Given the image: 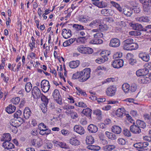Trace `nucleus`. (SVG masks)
<instances>
[{
	"label": "nucleus",
	"mask_w": 151,
	"mask_h": 151,
	"mask_svg": "<svg viewBox=\"0 0 151 151\" xmlns=\"http://www.w3.org/2000/svg\"><path fill=\"white\" fill-rule=\"evenodd\" d=\"M137 44L134 42L133 39L129 38L123 42V47L124 50H131L136 49L138 48Z\"/></svg>",
	"instance_id": "1"
},
{
	"label": "nucleus",
	"mask_w": 151,
	"mask_h": 151,
	"mask_svg": "<svg viewBox=\"0 0 151 151\" xmlns=\"http://www.w3.org/2000/svg\"><path fill=\"white\" fill-rule=\"evenodd\" d=\"M91 69L90 68L84 69L80 72L81 78L79 81L81 82H83L87 80L90 77Z\"/></svg>",
	"instance_id": "2"
},
{
	"label": "nucleus",
	"mask_w": 151,
	"mask_h": 151,
	"mask_svg": "<svg viewBox=\"0 0 151 151\" xmlns=\"http://www.w3.org/2000/svg\"><path fill=\"white\" fill-rule=\"evenodd\" d=\"M30 144L36 148L40 147L42 144V140L40 138L37 137L30 139Z\"/></svg>",
	"instance_id": "3"
},
{
	"label": "nucleus",
	"mask_w": 151,
	"mask_h": 151,
	"mask_svg": "<svg viewBox=\"0 0 151 151\" xmlns=\"http://www.w3.org/2000/svg\"><path fill=\"white\" fill-rule=\"evenodd\" d=\"M77 50L80 52L84 54H90L93 52L92 48L84 47L83 45L79 46L77 48Z\"/></svg>",
	"instance_id": "4"
},
{
	"label": "nucleus",
	"mask_w": 151,
	"mask_h": 151,
	"mask_svg": "<svg viewBox=\"0 0 151 151\" xmlns=\"http://www.w3.org/2000/svg\"><path fill=\"white\" fill-rule=\"evenodd\" d=\"M52 96L56 102L60 105L62 104V99L59 91L55 89L52 93Z\"/></svg>",
	"instance_id": "5"
},
{
	"label": "nucleus",
	"mask_w": 151,
	"mask_h": 151,
	"mask_svg": "<svg viewBox=\"0 0 151 151\" xmlns=\"http://www.w3.org/2000/svg\"><path fill=\"white\" fill-rule=\"evenodd\" d=\"M136 27L135 29L137 31H132L130 32H129V34L130 35H134V36H138L140 35L141 34V31H142V25L140 24L139 25V27H138V25H137V24L134 25V24H132V27H134V26Z\"/></svg>",
	"instance_id": "6"
},
{
	"label": "nucleus",
	"mask_w": 151,
	"mask_h": 151,
	"mask_svg": "<svg viewBox=\"0 0 151 151\" xmlns=\"http://www.w3.org/2000/svg\"><path fill=\"white\" fill-rule=\"evenodd\" d=\"M41 88L42 90L44 93L47 92L49 90L50 85L49 81L45 80H42L41 83Z\"/></svg>",
	"instance_id": "7"
},
{
	"label": "nucleus",
	"mask_w": 151,
	"mask_h": 151,
	"mask_svg": "<svg viewBox=\"0 0 151 151\" xmlns=\"http://www.w3.org/2000/svg\"><path fill=\"white\" fill-rule=\"evenodd\" d=\"M32 95L35 99H38L40 97L42 94L40 90L37 86H35L33 87L32 91Z\"/></svg>",
	"instance_id": "8"
},
{
	"label": "nucleus",
	"mask_w": 151,
	"mask_h": 151,
	"mask_svg": "<svg viewBox=\"0 0 151 151\" xmlns=\"http://www.w3.org/2000/svg\"><path fill=\"white\" fill-rule=\"evenodd\" d=\"M120 44V40L117 38H112L110 41L109 46L113 47H119Z\"/></svg>",
	"instance_id": "9"
},
{
	"label": "nucleus",
	"mask_w": 151,
	"mask_h": 151,
	"mask_svg": "<svg viewBox=\"0 0 151 151\" xmlns=\"http://www.w3.org/2000/svg\"><path fill=\"white\" fill-rule=\"evenodd\" d=\"M123 63L124 61L122 59H116L113 61L112 65L115 68H119L123 66Z\"/></svg>",
	"instance_id": "10"
},
{
	"label": "nucleus",
	"mask_w": 151,
	"mask_h": 151,
	"mask_svg": "<svg viewBox=\"0 0 151 151\" xmlns=\"http://www.w3.org/2000/svg\"><path fill=\"white\" fill-rule=\"evenodd\" d=\"M116 91V88L115 86H110L106 89V93L109 96H112L115 95Z\"/></svg>",
	"instance_id": "11"
},
{
	"label": "nucleus",
	"mask_w": 151,
	"mask_h": 151,
	"mask_svg": "<svg viewBox=\"0 0 151 151\" xmlns=\"http://www.w3.org/2000/svg\"><path fill=\"white\" fill-rule=\"evenodd\" d=\"M144 11L147 12L149 10L148 7L151 6V0H142Z\"/></svg>",
	"instance_id": "12"
},
{
	"label": "nucleus",
	"mask_w": 151,
	"mask_h": 151,
	"mask_svg": "<svg viewBox=\"0 0 151 151\" xmlns=\"http://www.w3.org/2000/svg\"><path fill=\"white\" fill-rule=\"evenodd\" d=\"M74 129L75 132L81 134H84L85 131L83 127L79 125H76L74 127Z\"/></svg>",
	"instance_id": "13"
},
{
	"label": "nucleus",
	"mask_w": 151,
	"mask_h": 151,
	"mask_svg": "<svg viewBox=\"0 0 151 151\" xmlns=\"http://www.w3.org/2000/svg\"><path fill=\"white\" fill-rule=\"evenodd\" d=\"M137 125H133L130 127V130L133 133L138 134L141 132V129Z\"/></svg>",
	"instance_id": "14"
},
{
	"label": "nucleus",
	"mask_w": 151,
	"mask_h": 151,
	"mask_svg": "<svg viewBox=\"0 0 151 151\" xmlns=\"http://www.w3.org/2000/svg\"><path fill=\"white\" fill-rule=\"evenodd\" d=\"M62 35L65 39H67L71 36V31L69 29H63L62 30Z\"/></svg>",
	"instance_id": "15"
},
{
	"label": "nucleus",
	"mask_w": 151,
	"mask_h": 151,
	"mask_svg": "<svg viewBox=\"0 0 151 151\" xmlns=\"http://www.w3.org/2000/svg\"><path fill=\"white\" fill-rule=\"evenodd\" d=\"M142 68V73H145L144 75L148 74L149 70H151V62L145 63Z\"/></svg>",
	"instance_id": "16"
},
{
	"label": "nucleus",
	"mask_w": 151,
	"mask_h": 151,
	"mask_svg": "<svg viewBox=\"0 0 151 151\" xmlns=\"http://www.w3.org/2000/svg\"><path fill=\"white\" fill-rule=\"evenodd\" d=\"M101 13L103 15L106 16L112 15L113 11L111 9H104L101 11Z\"/></svg>",
	"instance_id": "17"
},
{
	"label": "nucleus",
	"mask_w": 151,
	"mask_h": 151,
	"mask_svg": "<svg viewBox=\"0 0 151 151\" xmlns=\"http://www.w3.org/2000/svg\"><path fill=\"white\" fill-rule=\"evenodd\" d=\"M69 143L72 145L77 146L80 144V142L76 137H72L69 140Z\"/></svg>",
	"instance_id": "18"
},
{
	"label": "nucleus",
	"mask_w": 151,
	"mask_h": 151,
	"mask_svg": "<svg viewBox=\"0 0 151 151\" xmlns=\"http://www.w3.org/2000/svg\"><path fill=\"white\" fill-rule=\"evenodd\" d=\"M91 111L92 110L91 109L87 108L85 109H84L82 111V113L84 115L88 117L89 119H91Z\"/></svg>",
	"instance_id": "19"
},
{
	"label": "nucleus",
	"mask_w": 151,
	"mask_h": 151,
	"mask_svg": "<svg viewBox=\"0 0 151 151\" xmlns=\"http://www.w3.org/2000/svg\"><path fill=\"white\" fill-rule=\"evenodd\" d=\"M88 130L90 132L94 133L97 132L98 128L96 126L91 124L88 126Z\"/></svg>",
	"instance_id": "20"
},
{
	"label": "nucleus",
	"mask_w": 151,
	"mask_h": 151,
	"mask_svg": "<svg viewBox=\"0 0 151 151\" xmlns=\"http://www.w3.org/2000/svg\"><path fill=\"white\" fill-rule=\"evenodd\" d=\"M3 147L7 149H10L14 147V145L9 141L4 142L3 143Z\"/></svg>",
	"instance_id": "21"
},
{
	"label": "nucleus",
	"mask_w": 151,
	"mask_h": 151,
	"mask_svg": "<svg viewBox=\"0 0 151 151\" xmlns=\"http://www.w3.org/2000/svg\"><path fill=\"white\" fill-rule=\"evenodd\" d=\"M116 114L118 117H122L124 115H125L124 109L123 108H119L116 111Z\"/></svg>",
	"instance_id": "22"
},
{
	"label": "nucleus",
	"mask_w": 151,
	"mask_h": 151,
	"mask_svg": "<svg viewBox=\"0 0 151 151\" xmlns=\"http://www.w3.org/2000/svg\"><path fill=\"white\" fill-rule=\"evenodd\" d=\"M67 114H70L71 115V117L73 119H75L78 117V115L77 114L73 111V110L69 109L68 107V110H67L65 112Z\"/></svg>",
	"instance_id": "23"
},
{
	"label": "nucleus",
	"mask_w": 151,
	"mask_h": 151,
	"mask_svg": "<svg viewBox=\"0 0 151 151\" xmlns=\"http://www.w3.org/2000/svg\"><path fill=\"white\" fill-rule=\"evenodd\" d=\"M145 73H142V83L144 84L148 83L151 82V79L148 76L147 74L144 75Z\"/></svg>",
	"instance_id": "24"
},
{
	"label": "nucleus",
	"mask_w": 151,
	"mask_h": 151,
	"mask_svg": "<svg viewBox=\"0 0 151 151\" xmlns=\"http://www.w3.org/2000/svg\"><path fill=\"white\" fill-rule=\"evenodd\" d=\"M31 112L28 107H26L24 110L23 114L24 118L26 119H28L30 117Z\"/></svg>",
	"instance_id": "25"
},
{
	"label": "nucleus",
	"mask_w": 151,
	"mask_h": 151,
	"mask_svg": "<svg viewBox=\"0 0 151 151\" xmlns=\"http://www.w3.org/2000/svg\"><path fill=\"white\" fill-rule=\"evenodd\" d=\"M11 126L10 127V129L12 132L14 133H16L18 131L17 127L19 126V125L16 124V123L13 122L11 124Z\"/></svg>",
	"instance_id": "26"
},
{
	"label": "nucleus",
	"mask_w": 151,
	"mask_h": 151,
	"mask_svg": "<svg viewBox=\"0 0 151 151\" xmlns=\"http://www.w3.org/2000/svg\"><path fill=\"white\" fill-rule=\"evenodd\" d=\"M101 20L99 19H96L92 21L89 24V26L91 27L95 28L97 27L100 24Z\"/></svg>",
	"instance_id": "27"
},
{
	"label": "nucleus",
	"mask_w": 151,
	"mask_h": 151,
	"mask_svg": "<svg viewBox=\"0 0 151 151\" xmlns=\"http://www.w3.org/2000/svg\"><path fill=\"white\" fill-rule=\"evenodd\" d=\"M93 114L96 116L97 119L100 120L102 119V113L100 110L97 109L93 110Z\"/></svg>",
	"instance_id": "28"
},
{
	"label": "nucleus",
	"mask_w": 151,
	"mask_h": 151,
	"mask_svg": "<svg viewBox=\"0 0 151 151\" xmlns=\"http://www.w3.org/2000/svg\"><path fill=\"white\" fill-rule=\"evenodd\" d=\"M16 108L14 106L10 104L6 108V111L8 114H12L14 112Z\"/></svg>",
	"instance_id": "29"
},
{
	"label": "nucleus",
	"mask_w": 151,
	"mask_h": 151,
	"mask_svg": "<svg viewBox=\"0 0 151 151\" xmlns=\"http://www.w3.org/2000/svg\"><path fill=\"white\" fill-rule=\"evenodd\" d=\"M2 141L6 142L10 141L11 140V137L9 133H6L3 134L1 139Z\"/></svg>",
	"instance_id": "30"
},
{
	"label": "nucleus",
	"mask_w": 151,
	"mask_h": 151,
	"mask_svg": "<svg viewBox=\"0 0 151 151\" xmlns=\"http://www.w3.org/2000/svg\"><path fill=\"white\" fill-rule=\"evenodd\" d=\"M103 42V41L101 39L95 38H94L93 39L91 40L89 42L90 43L94 44H101Z\"/></svg>",
	"instance_id": "31"
},
{
	"label": "nucleus",
	"mask_w": 151,
	"mask_h": 151,
	"mask_svg": "<svg viewBox=\"0 0 151 151\" xmlns=\"http://www.w3.org/2000/svg\"><path fill=\"white\" fill-rule=\"evenodd\" d=\"M108 60V58L106 56H104L100 58H98L95 60L96 62L99 64L104 63Z\"/></svg>",
	"instance_id": "32"
},
{
	"label": "nucleus",
	"mask_w": 151,
	"mask_h": 151,
	"mask_svg": "<svg viewBox=\"0 0 151 151\" xmlns=\"http://www.w3.org/2000/svg\"><path fill=\"white\" fill-rule=\"evenodd\" d=\"M112 132L117 134H119L121 132V128L117 126H114L111 128Z\"/></svg>",
	"instance_id": "33"
},
{
	"label": "nucleus",
	"mask_w": 151,
	"mask_h": 151,
	"mask_svg": "<svg viewBox=\"0 0 151 151\" xmlns=\"http://www.w3.org/2000/svg\"><path fill=\"white\" fill-rule=\"evenodd\" d=\"M79 21L83 23H86L89 20L88 18V16L82 15L78 18Z\"/></svg>",
	"instance_id": "34"
},
{
	"label": "nucleus",
	"mask_w": 151,
	"mask_h": 151,
	"mask_svg": "<svg viewBox=\"0 0 151 151\" xmlns=\"http://www.w3.org/2000/svg\"><path fill=\"white\" fill-rule=\"evenodd\" d=\"M79 61L78 60L72 61L69 63V66L71 68H75L77 67L79 65Z\"/></svg>",
	"instance_id": "35"
},
{
	"label": "nucleus",
	"mask_w": 151,
	"mask_h": 151,
	"mask_svg": "<svg viewBox=\"0 0 151 151\" xmlns=\"http://www.w3.org/2000/svg\"><path fill=\"white\" fill-rule=\"evenodd\" d=\"M115 147L114 145H108L103 147V149L105 151H111L115 149Z\"/></svg>",
	"instance_id": "36"
},
{
	"label": "nucleus",
	"mask_w": 151,
	"mask_h": 151,
	"mask_svg": "<svg viewBox=\"0 0 151 151\" xmlns=\"http://www.w3.org/2000/svg\"><path fill=\"white\" fill-rule=\"evenodd\" d=\"M86 141L87 145H91L94 142L93 138L91 136H87L86 137Z\"/></svg>",
	"instance_id": "37"
},
{
	"label": "nucleus",
	"mask_w": 151,
	"mask_h": 151,
	"mask_svg": "<svg viewBox=\"0 0 151 151\" xmlns=\"http://www.w3.org/2000/svg\"><path fill=\"white\" fill-rule=\"evenodd\" d=\"M105 134L107 137L111 140H115L117 138L115 134L108 132H105Z\"/></svg>",
	"instance_id": "38"
},
{
	"label": "nucleus",
	"mask_w": 151,
	"mask_h": 151,
	"mask_svg": "<svg viewBox=\"0 0 151 151\" xmlns=\"http://www.w3.org/2000/svg\"><path fill=\"white\" fill-rule=\"evenodd\" d=\"M51 131L50 129L48 128V127L47 128H45L41 131H40L39 133L40 134L42 135H48L50 134L51 132Z\"/></svg>",
	"instance_id": "39"
},
{
	"label": "nucleus",
	"mask_w": 151,
	"mask_h": 151,
	"mask_svg": "<svg viewBox=\"0 0 151 151\" xmlns=\"http://www.w3.org/2000/svg\"><path fill=\"white\" fill-rule=\"evenodd\" d=\"M130 86L129 84L127 83H124L122 86V90L125 93H127L129 91Z\"/></svg>",
	"instance_id": "40"
},
{
	"label": "nucleus",
	"mask_w": 151,
	"mask_h": 151,
	"mask_svg": "<svg viewBox=\"0 0 151 151\" xmlns=\"http://www.w3.org/2000/svg\"><path fill=\"white\" fill-rule=\"evenodd\" d=\"M99 28L100 31L103 32L106 31L108 29L107 26L105 24H100L99 25Z\"/></svg>",
	"instance_id": "41"
},
{
	"label": "nucleus",
	"mask_w": 151,
	"mask_h": 151,
	"mask_svg": "<svg viewBox=\"0 0 151 151\" xmlns=\"http://www.w3.org/2000/svg\"><path fill=\"white\" fill-rule=\"evenodd\" d=\"M127 60L128 61L129 63L130 64H132V62L131 60L132 59H134V56L131 53H128L126 56V57Z\"/></svg>",
	"instance_id": "42"
},
{
	"label": "nucleus",
	"mask_w": 151,
	"mask_h": 151,
	"mask_svg": "<svg viewBox=\"0 0 151 151\" xmlns=\"http://www.w3.org/2000/svg\"><path fill=\"white\" fill-rule=\"evenodd\" d=\"M32 85L30 82L27 83L25 86V90L27 93L29 92L32 88Z\"/></svg>",
	"instance_id": "43"
},
{
	"label": "nucleus",
	"mask_w": 151,
	"mask_h": 151,
	"mask_svg": "<svg viewBox=\"0 0 151 151\" xmlns=\"http://www.w3.org/2000/svg\"><path fill=\"white\" fill-rule=\"evenodd\" d=\"M107 6V4L106 2H104L103 1L99 2L97 6L99 8H103Z\"/></svg>",
	"instance_id": "44"
},
{
	"label": "nucleus",
	"mask_w": 151,
	"mask_h": 151,
	"mask_svg": "<svg viewBox=\"0 0 151 151\" xmlns=\"http://www.w3.org/2000/svg\"><path fill=\"white\" fill-rule=\"evenodd\" d=\"M142 54V60L146 62L150 60V56L149 55L145 52Z\"/></svg>",
	"instance_id": "45"
},
{
	"label": "nucleus",
	"mask_w": 151,
	"mask_h": 151,
	"mask_svg": "<svg viewBox=\"0 0 151 151\" xmlns=\"http://www.w3.org/2000/svg\"><path fill=\"white\" fill-rule=\"evenodd\" d=\"M73 26L77 31L84 29V27L80 24H74Z\"/></svg>",
	"instance_id": "46"
},
{
	"label": "nucleus",
	"mask_w": 151,
	"mask_h": 151,
	"mask_svg": "<svg viewBox=\"0 0 151 151\" xmlns=\"http://www.w3.org/2000/svg\"><path fill=\"white\" fill-rule=\"evenodd\" d=\"M41 100L43 102L42 104H47L48 102V99L42 93L41 97Z\"/></svg>",
	"instance_id": "47"
},
{
	"label": "nucleus",
	"mask_w": 151,
	"mask_h": 151,
	"mask_svg": "<svg viewBox=\"0 0 151 151\" xmlns=\"http://www.w3.org/2000/svg\"><path fill=\"white\" fill-rule=\"evenodd\" d=\"M134 147L136 148L138 150L141 151L142 150V143L140 142L136 143L134 144L133 145Z\"/></svg>",
	"instance_id": "48"
},
{
	"label": "nucleus",
	"mask_w": 151,
	"mask_h": 151,
	"mask_svg": "<svg viewBox=\"0 0 151 151\" xmlns=\"http://www.w3.org/2000/svg\"><path fill=\"white\" fill-rule=\"evenodd\" d=\"M123 132L124 135L127 137H129L131 136V134L129 131L127 129H124Z\"/></svg>",
	"instance_id": "49"
},
{
	"label": "nucleus",
	"mask_w": 151,
	"mask_h": 151,
	"mask_svg": "<svg viewBox=\"0 0 151 151\" xmlns=\"http://www.w3.org/2000/svg\"><path fill=\"white\" fill-rule=\"evenodd\" d=\"M87 40V38L85 37H78L77 40L78 42H81L82 43H85Z\"/></svg>",
	"instance_id": "50"
},
{
	"label": "nucleus",
	"mask_w": 151,
	"mask_h": 151,
	"mask_svg": "<svg viewBox=\"0 0 151 151\" xmlns=\"http://www.w3.org/2000/svg\"><path fill=\"white\" fill-rule=\"evenodd\" d=\"M58 144L61 148L66 149H68L69 148V146L64 142H59Z\"/></svg>",
	"instance_id": "51"
},
{
	"label": "nucleus",
	"mask_w": 151,
	"mask_h": 151,
	"mask_svg": "<svg viewBox=\"0 0 151 151\" xmlns=\"http://www.w3.org/2000/svg\"><path fill=\"white\" fill-rule=\"evenodd\" d=\"M11 101L14 104H18L20 101V98L19 97H17L15 98H12L11 99Z\"/></svg>",
	"instance_id": "52"
},
{
	"label": "nucleus",
	"mask_w": 151,
	"mask_h": 151,
	"mask_svg": "<svg viewBox=\"0 0 151 151\" xmlns=\"http://www.w3.org/2000/svg\"><path fill=\"white\" fill-rule=\"evenodd\" d=\"M81 73L80 72H77L74 74L73 76L72 79H77L81 78L80 76Z\"/></svg>",
	"instance_id": "53"
},
{
	"label": "nucleus",
	"mask_w": 151,
	"mask_h": 151,
	"mask_svg": "<svg viewBox=\"0 0 151 151\" xmlns=\"http://www.w3.org/2000/svg\"><path fill=\"white\" fill-rule=\"evenodd\" d=\"M47 104H42L41 106L40 107L43 113H46L47 111Z\"/></svg>",
	"instance_id": "54"
},
{
	"label": "nucleus",
	"mask_w": 151,
	"mask_h": 151,
	"mask_svg": "<svg viewBox=\"0 0 151 151\" xmlns=\"http://www.w3.org/2000/svg\"><path fill=\"white\" fill-rule=\"evenodd\" d=\"M47 126L45 125L43 123L40 124L39 125V129L40 131H41L45 128H47Z\"/></svg>",
	"instance_id": "55"
},
{
	"label": "nucleus",
	"mask_w": 151,
	"mask_h": 151,
	"mask_svg": "<svg viewBox=\"0 0 151 151\" xmlns=\"http://www.w3.org/2000/svg\"><path fill=\"white\" fill-rule=\"evenodd\" d=\"M117 142L119 145H124L126 144V140L122 138H120L117 140Z\"/></svg>",
	"instance_id": "56"
},
{
	"label": "nucleus",
	"mask_w": 151,
	"mask_h": 151,
	"mask_svg": "<svg viewBox=\"0 0 151 151\" xmlns=\"http://www.w3.org/2000/svg\"><path fill=\"white\" fill-rule=\"evenodd\" d=\"M103 34L101 32H99L96 34L93 35V37L95 38H98L99 39L103 37Z\"/></svg>",
	"instance_id": "57"
},
{
	"label": "nucleus",
	"mask_w": 151,
	"mask_h": 151,
	"mask_svg": "<svg viewBox=\"0 0 151 151\" xmlns=\"http://www.w3.org/2000/svg\"><path fill=\"white\" fill-rule=\"evenodd\" d=\"M137 88L136 85L134 84H132L130 88L129 91L132 92H134L136 90Z\"/></svg>",
	"instance_id": "58"
},
{
	"label": "nucleus",
	"mask_w": 151,
	"mask_h": 151,
	"mask_svg": "<svg viewBox=\"0 0 151 151\" xmlns=\"http://www.w3.org/2000/svg\"><path fill=\"white\" fill-rule=\"evenodd\" d=\"M80 124L83 125H86L87 124V122L85 117L81 118L80 121Z\"/></svg>",
	"instance_id": "59"
},
{
	"label": "nucleus",
	"mask_w": 151,
	"mask_h": 151,
	"mask_svg": "<svg viewBox=\"0 0 151 151\" xmlns=\"http://www.w3.org/2000/svg\"><path fill=\"white\" fill-rule=\"evenodd\" d=\"M22 113L21 111L19 110L14 114V118H17L20 117Z\"/></svg>",
	"instance_id": "60"
},
{
	"label": "nucleus",
	"mask_w": 151,
	"mask_h": 151,
	"mask_svg": "<svg viewBox=\"0 0 151 151\" xmlns=\"http://www.w3.org/2000/svg\"><path fill=\"white\" fill-rule=\"evenodd\" d=\"M148 145V143L147 142H142V150H147L148 148L147 147Z\"/></svg>",
	"instance_id": "61"
},
{
	"label": "nucleus",
	"mask_w": 151,
	"mask_h": 151,
	"mask_svg": "<svg viewBox=\"0 0 151 151\" xmlns=\"http://www.w3.org/2000/svg\"><path fill=\"white\" fill-rule=\"evenodd\" d=\"M61 132L62 134L65 136H68L69 134V131L66 129H62L61 131Z\"/></svg>",
	"instance_id": "62"
},
{
	"label": "nucleus",
	"mask_w": 151,
	"mask_h": 151,
	"mask_svg": "<svg viewBox=\"0 0 151 151\" xmlns=\"http://www.w3.org/2000/svg\"><path fill=\"white\" fill-rule=\"evenodd\" d=\"M122 56V53L120 52H117L113 55L114 58H120Z\"/></svg>",
	"instance_id": "63"
},
{
	"label": "nucleus",
	"mask_w": 151,
	"mask_h": 151,
	"mask_svg": "<svg viewBox=\"0 0 151 151\" xmlns=\"http://www.w3.org/2000/svg\"><path fill=\"white\" fill-rule=\"evenodd\" d=\"M99 127V128L102 129H105L107 128V126H106L104 123L100 122L98 124Z\"/></svg>",
	"instance_id": "64"
}]
</instances>
